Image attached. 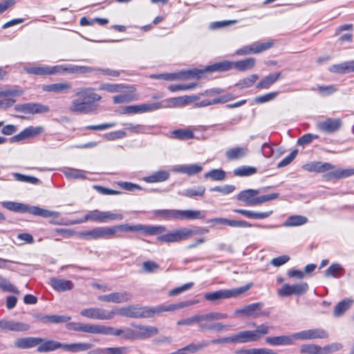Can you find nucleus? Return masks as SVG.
<instances>
[{"mask_svg": "<svg viewBox=\"0 0 354 354\" xmlns=\"http://www.w3.org/2000/svg\"><path fill=\"white\" fill-rule=\"evenodd\" d=\"M187 306L186 302L172 304L168 306H158L155 307L142 306L140 305H130L121 308L114 309L115 315L131 318H150L155 314L162 312L174 311Z\"/></svg>", "mask_w": 354, "mask_h": 354, "instance_id": "obj_1", "label": "nucleus"}, {"mask_svg": "<svg viewBox=\"0 0 354 354\" xmlns=\"http://www.w3.org/2000/svg\"><path fill=\"white\" fill-rule=\"evenodd\" d=\"M102 97L91 87L80 88L77 90L75 98L71 101L69 109L75 114H90L95 112L98 107L95 103Z\"/></svg>", "mask_w": 354, "mask_h": 354, "instance_id": "obj_2", "label": "nucleus"}, {"mask_svg": "<svg viewBox=\"0 0 354 354\" xmlns=\"http://www.w3.org/2000/svg\"><path fill=\"white\" fill-rule=\"evenodd\" d=\"M92 347V344L86 342L62 344L54 340H43V342L37 347V351L39 353H46L62 348L66 352L77 353L88 351Z\"/></svg>", "mask_w": 354, "mask_h": 354, "instance_id": "obj_3", "label": "nucleus"}, {"mask_svg": "<svg viewBox=\"0 0 354 354\" xmlns=\"http://www.w3.org/2000/svg\"><path fill=\"white\" fill-rule=\"evenodd\" d=\"M1 205L7 209L15 212H28L31 214L39 216L44 218H57L59 216V213L57 212L50 211L37 206H28L24 203L17 202L5 201L2 202Z\"/></svg>", "mask_w": 354, "mask_h": 354, "instance_id": "obj_4", "label": "nucleus"}, {"mask_svg": "<svg viewBox=\"0 0 354 354\" xmlns=\"http://www.w3.org/2000/svg\"><path fill=\"white\" fill-rule=\"evenodd\" d=\"M153 214L165 220H194L205 217L201 211L192 209H157Z\"/></svg>", "mask_w": 354, "mask_h": 354, "instance_id": "obj_5", "label": "nucleus"}, {"mask_svg": "<svg viewBox=\"0 0 354 354\" xmlns=\"http://www.w3.org/2000/svg\"><path fill=\"white\" fill-rule=\"evenodd\" d=\"M123 218L124 216L122 214L102 212L98 209H95L89 211L83 218L73 221L71 224H80L88 221L97 223H106L109 221H121Z\"/></svg>", "mask_w": 354, "mask_h": 354, "instance_id": "obj_6", "label": "nucleus"}, {"mask_svg": "<svg viewBox=\"0 0 354 354\" xmlns=\"http://www.w3.org/2000/svg\"><path fill=\"white\" fill-rule=\"evenodd\" d=\"M252 286V283H248L244 286H241L234 289H223L215 292H209L205 294L204 297L206 300L210 301H216L223 299L236 297L248 290Z\"/></svg>", "mask_w": 354, "mask_h": 354, "instance_id": "obj_7", "label": "nucleus"}, {"mask_svg": "<svg viewBox=\"0 0 354 354\" xmlns=\"http://www.w3.org/2000/svg\"><path fill=\"white\" fill-rule=\"evenodd\" d=\"M94 69L90 66H78L74 64H58L50 66V74L66 75V74H85L93 72Z\"/></svg>", "mask_w": 354, "mask_h": 354, "instance_id": "obj_8", "label": "nucleus"}, {"mask_svg": "<svg viewBox=\"0 0 354 354\" xmlns=\"http://www.w3.org/2000/svg\"><path fill=\"white\" fill-rule=\"evenodd\" d=\"M80 238L86 240L110 239L113 238L111 227H96L91 230L81 231L78 233Z\"/></svg>", "mask_w": 354, "mask_h": 354, "instance_id": "obj_9", "label": "nucleus"}, {"mask_svg": "<svg viewBox=\"0 0 354 354\" xmlns=\"http://www.w3.org/2000/svg\"><path fill=\"white\" fill-rule=\"evenodd\" d=\"M80 315L89 319L105 320L111 319L115 315V312L114 309L108 311L104 308L95 307L82 310Z\"/></svg>", "mask_w": 354, "mask_h": 354, "instance_id": "obj_10", "label": "nucleus"}, {"mask_svg": "<svg viewBox=\"0 0 354 354\" xmlns=\"http://www.w3.org/2000/svg\"><path fill=\"white\" fill-rule=\"evenodd\" d=\"M308 284L306 282L289 285L285 283L278 290V295L281 297H289L290 295H301L306 293L308 290Z\"/></svg>", "mask_w": 354, "mask_h": 354, "instance_id": "obj_11", "label": "nucleus"}, {"mask_svg": "<svg viewBox=\"0 0 354 354\" xmlns=\"http://www.w3.org/2000/svg\"><path fill=\"white\" fill-rule=\"evenodd\" d=\"M272 45L273 43L271 41L264 43L254 42L250 45L245 46L238 49L236 51L235 54L236 55L257 54L270 48L272 46Z\"/></svg>", "mask_w": 354, "mask_h": 354, "instance_id": "obj_12", "label": "nucleus"}, {"mask_svg": "<svg viewBox=\"0 0 354 354\" xmlns=\"http://www.w3.org/2000/svg\"><path fill=\"white\" fill-rule=\"evenodd\" d=\"M295 339L310 340L313 339H326L328 337V333L322 328H313L301 330L293 334Z\"/></svg>", "mask_w": 354, "mask_h": 354, "instance_id": "obj_13", "label": "nucleus"}, {"mask_svg": "<svg viewBox=\"0 0 354 354\" xmlns=\"http://www.w3.org/2000/svg\"><path fill=\"white\" fill-rule=\"evenodd\" d=\"M202 70H198L196 68L192 70H188L185 71H183L179 74L176 73H166V74H159L156 75L153 77L156 79L162 78L165 80H175L179 79H188L191 77H196L197 79L200 78L201 75L202 74Z\"/></svg>", "mask_w": 354, "mask_h": 354, "instance_id": "obj_14", "label": "nucleus"}, {"mask_svg": "<svg viewBox=\"0 0 354 354\" xmlns=\"http://www.w3.org/2000/svg\"><path fill=\"white\" fill-rule=\"evenodd\" d=\"M133 296L127 291L114 292L107 295L98 296L100 301L104 302H113L116 304H122L128 302L131 300Z\"/></svg>", "mask_w": 354, "mask_h": 354, "instance_id": "obj_15", "label": "nucleus"}, {"mask_svg": "<svg viewBox=\"0 0 354 354\" xmlns=\"http://www.w3.org/2000/svg\"><path fill=\"white\" fill-rule=\"evenodd\" d=\"M96 334L121 336L125 339H131L133 335L132 331L129 329L122 330L100 324H97Z\"/></svg>", "mask_w": 354, "mask_h": 354, "instance_id": "obj_16", "label": "nucleus"}, {"mask_svg": "<svg viewBox=\"0 0 354 354\" xmlns=\"http://www.w3.org/2000/svg\"><path fill=\"white\" fill-rule=\"evenodd\" d=\"M17 111L25 114L44 113L49 111L48 106L39 103H25L15 106Z\"/></svg>", "mask_w": 354, "mask_h": 354, "instance_id": "obj_17", "label": "nucleus"}, {"mask_svg": "<svg viewBox=\"0 0 354 354\" xmlns=\"http://www.w3.org/2000/svg\"><path fill=\"white\" fill-rule=\"evenodd\" d=\"M263 304L262 303H254L245 306L244 308L241 309H236L235 313L236 314H243L247 317H259L261 316H268L269 312L261 311Z\"/></svg>", "mask_w": 354, "mask_h": 354, "instance_id": "obj_18", "label": "nucleus"}, {"mask_svg": "<svg viewBox=\"0 0 354 354\" xmlns=\"http://www.w3.org/2000/svg\"><path fill=\"white\" fill-rule=\"evenodd\" d=\"M44 128L41 126L33 127L30 126L24 129L19 133L14 136L10 138L11 142H18L29 138L35 137L42 133Z\"/></svg>", "mask_w": 354, "mask_h": 354, "instance_id": "obj_19", "label": "nucleus"}, {"mask_svg": "<svg viewBox=\"0 0 354 354\" xmlns=\"http://www.w3.org/2000/svg\"><path fill=\"white\" fill-rule=\"evenodd\" d=\"M207 223L213 225H225L232 227H251L252 224L243 220H232L225 218H214L207 220Z\"/></svg>", "mask_w": 354, "mask_h": 354, "instance_id": "obj_20", "label": "nucleus"}, {"mask_svg": "<svg viewBox=\"0 0 354 354\" xmlns=\"http://www.w3.org/2000/svg\"><path fill=\"white\" fill-rule=\"evenodd\" d=\"M0 328L13 332H26L30 328V326L25 322L1 319L0 320Z\"/></svg>", "mask_w": 354, "mask_h": 354, "instance_id": "obj_21", "label": "nucleus"}, {"mask_svg": "<svg viewBox=\"0 0 354 354\" xmlns=\"http://www.w3.org/2000/svg\"><path fill=\"white\" fill-rule=\"evenodd\" d=\"M187 239L186 227L180 228L158 237V241L166 243L180 242Z\"/></svg>", "mask_w": 354, "mask_h": 354, "instance_id": "obj_22", "label": "nucleus"}, {"mask_svg": "<svg viewBox=\"0 0 354 354\" xmlns=\"http://www.w3.org/2000/svg\"><path fill=\"white\" fill-rule=\"evenodd\" d=\"M99 88L109 93H133L136 88L124 84H109L105 83L100 86Z\"/></svg>", "mask_w": 354, "mask_h": 354, "instance_id": "obj_23", "label": "nucleus"}, {"mask_svg": "<svg viewBox=\"0 0 354 354\" xmlns=\"http://www.w3.org/2000/svg\"><path fill=\"white\" fill-rule=\"evenodd\" d=\"M203 168L201 165L192 164V165H178L172 167V171L175 173H180L186 174L187 176H194L201 173Z\"/></svg>", "mask_w": 354, "mask_h": 354, "instance_id": "obj_24", "label": "nucleus"}, {"mask_svg": "<svg viewBox=\"0 0 354 354\" xmlns=\"http://www.w3.org/2000/svg\"><path fill=\"white\" fill-rule=\"evenodd\" d=\"M43 342V339L41 337H27L18 338L15 341V346L19 349H28L39 345Z\"/></svg>", "mask_w": 354, "mask_h": 354, "instance_id": "obj_25", "label": "nucleus"}, {"mask_svg": "<svg viewBox=\"0 0 354 354\" xmlns=\"http://www.w3.org/2000/svg\"><path fill=\"white\" fill-rule=\"evenodd\" d=\"M262 189H248L241 191L237 196L236 199L243 201L247 206H254V198L256 196L262 192Z\"/></svg>", "mask_w": 354, "mask_h": 354, "instance_id": "obj_26", "label": "nucleus"}, {"mask_svg": "<svg viewBox=\"0 0 354 354\" xmlns=\"http://www.w3.org/2000/svg\"><path fill=\"white\" fill-rule=\"evenodd\" d=\"M66 328L70 330L83 332L86 333L96 334L97 324H83L80 322H69L66 324Z\"/></svg>", "mask_w": 354, "mask_h": 354, "instance_id": "obj_27", "label": "nucleus"}, {"mask_svg": "<svg viewBox=\"0 0 354 354\" xmlns=\"http://www.w3.org/2000/svg\"><path fill=\"white\" fill-rule=\"evenodd\" d=\"M135 335L138 338L147 339L158 333V329L153 326L139 325L135 327Z\"/></svg>", "mask_w": 354, "mask_h": 354, "instance_id": "obj_28", "label": "nucleus"}, {"mask_svg": "<svg viewBox=\"0 0 354 354\" xmlns=\"http://www.w3.org/2000/svg\"><path fill=\"white\" fill-rule=\"evenodd\" d=\"M342 122L339 119L328 118L325 121L319 122L317 127L319 130L326 133H333L339 130Z\"/></svg>", "mask_w": 354, "mask_h": 354, "instance_id": "obj_29", "label": "nucleus"}, {"mask_svg": "<svg viewBox=\"0 0 354 354\" xmlns=\"http://www.w3.org/2000/svg\"><path fill=\"white\" fill-rule=\"evenodd\" d=\"M50 284L57 292L71 290L74 287V284L71 281L55 277L50 279Z\"/></svg>", "mask_w": 354, "mask_h": 354, "instance_id": "obj_30", "label": "nucleus"}, {"mask_svg": "<svg viewBox=\"0 0 354 354\" xmlns=\"http://www.w3.org/2000/svg\"><path fill=\"white\" fill-rule=\"evenodd\" d=\"M295 337L292 335H281L274 337H268L266 338V342L272 346H288L294 343Z\"/></svg>", "mask_w": 354, "mask_h": 354, "instance_id": "obj_31", "label": "nucleus"}, {"mask_svg": "<svg viewBox=\"0 0 354 354\" xmlns=\"http://www.w3.org/2000/svg\"><path fill=\"white\" fill-rule=\"evenodd\" d=\"M232 337L233 343L243 344L258 340V337H257L253 330L241 331L233 335Z\"/></svg>", "mask_w": 354, "mask_h": 354, "instance_id": "obj_32", "label": "nucleus"}, {"mask_svg": "<svg viewBox=\"0 0 354 354\" xmlns=\"http://www.w3.org/2000/svg\"><path fill=\"white\" fill-rule=\"evenodd\" d=\"M329 71L332 73L339 74L354 73V60L332 65L329 68Z\"/></svg>", "mask_w": 354, "mask_h": 354, "instance_id": "obj_33", "label": "nucleus"}, {"mask_svg": "<svg viewBox=\"0 0 354 354\" xmlns=\"http://www.w3.org/2000/svg\"><path fill=\"white\" fill-rule=\"evenodd\" d=\"M169 172L166 170H160L155 171L148 176H145L142 180L147 183H160L165 181L169 178Z\"/></svg>", "mask_w": 354, "mask_h": 354, "instance_id": "obj_34", "label": "nucleus"}, {"mask_svg": "<svg viewBox=\"0 0 354 354\" xmlns=\"http://www.w3.org/2000/svg\"><path fill=\"white\" fill-rule=\"evenodd\" d=\"M235 213H239L243 216L249 218L255 219H263L269 217L272 214V211L264 212H255L251 210L243 209H234L232 210Z\"/></svg>", "mask_w": 354, "mask_h": 354, "instance_id": "obj_35", "label": "nucleus"}, {"mask_svg": "<svg viewBox=\"0 0 354 354\" xmlns=\"http://www.w3.org/2000/svg\"><path fill=\"white\" fill-rule=\"evenodd\" d=\"M282 77L280 72L270 73L257 84V88H268L272 84Z\"/></svg>", "mask_w": 354, "mask_h": 354, "instance_id": "obj_36", "label": "nucleus"}, {"mask_svg": "<svg viewBox=\"0 0 354 354\" xmlns=\"http://www.w3.org/2000/svg\"><path fill=\"white\" fill-rule=\"evenodd\" d=\"M234 68L233 62L230 61H223L216 62L212 65L208 66L205 68L203 73L205 72H213V71H227Z\"/></svg>", "mask_w": 354, "mask_h": 354, "instance_id": "obj_37", "label": "nucleus"}, {"mask_svg": "<svg viewBox=\"0 0 354 354\" xmlns=\"http://www.w3.org/2000/svg\"><path fill=\"white\" fill-rule=\"evenodd\" d=\"M72 85L69 82H59L46 84L43 86V90L48 92L62 93L71 89Z\"/></svg>", "mask_w": 354, "mask_h": 354, "instance_id": "obj_38", "label": "nucleus"}, {"mask_svg": "<svg viewBox=\"0 0 354 354\" xmlns=\"http://www.w3.org/2000/svg\"><path fill=\"white\" fill-rule=\"evenodd\" d=\"M248 153V149L243 147H236L230 148L225 152V156L228 160H233L240 159L245 156Z\"/></svg>", "mask_w": 354, "mask_h": 354, "instance_id": "obj_39", "label": "nucleus"}, {"mask_svg": "<svg viewBox=\"0 0 354 354\" xmlns=\"http://www.w3.org/2000/svg\"><path fill=\"white\" fill-rule=\"evenodd\" d=\"M354 174V169H337L327 173L325 176L327 179H340L347 178Z\"/></svg>", "mask_w": 354, "mask_h": 354, "instance_id": "obj_40", "label": "nucleus"}, {"mask_svg": "<svg viewBox=\"0 0 354 354\" xmlns=\"http://www.w3.org/2000/svg\"><path fill=\"white\" fill-rule=\"evenodd\" d=\"M24 70L28 74L40 76L51 75L50 66L42 65L33 67H24Z\"/></svg>", "mask_w": 354, "mask_h": 354, "instance_id": "obj_41", "label": "nucleus"}, {"mask_svg": "<svg viewBox=\"0 0 354 354\" xmlns=\"http://www.w3.org/2000/svg\"><path fill=\"white\" fill-rule=\"evenodd\" d=\"M256 59L248 57L243 60L233 62L234 68L239 71H245L252 69L255 65Z\"/></svg>", "mask_w": 354, "mask_h": 354, "instance_id": "obj_42", "label": "nucleus"}, {"mask_svg": "<svg viewBox=\"0 0 354 354\" xmlns=\"http://www.w3.org/2000/svg\"><path fill=\"white\" fill-rule=\"evenodd\" d=\"M194 137V133L187 129H178L171 131L170 138L180 140L192 139Z\"/></svg>", "mask_w": 354, "mask_h": 354, "instance_id": "obj_43", "label": "nucleus"}, {"mask_svg": "<svg viewBox=\"0 0 354 354\" xmlns=\"http://www.w3.org/2000/svg\"><path fill=\"white\" fill-rule=\"evenodd\" d=\"M344 272V268L339 263H333L326 270L324 276L327 278H339Z\"/></svg>", "mask_w": 354, "mask_h": 354, "instance_id": "obj_44", "label": "nucleus"}, {"mask_svg": "<svg viewBox=\"0 0 354 354\" xmlns=\"http://www.w3.org/2000/svg\"><path fill=\"white\" fill-rule=\"evenodd\" d=\"M63 174L66 176V177L68 179H85V173L86 171L73 169L70 167H66L62 169Z\"/></svg>", "mask_w": 354, "mask_h": 354, "instance_id": "obj_45", "label": "nucleus"}, {"mask_svg": "<svg viewBox=\"0 0 354 354\" xmlns=\"http://www.w3.org/2000/svg\"><path fill=\"white\" fill-rule=\"evenodd\" d=\"M308 218L301 215H292L289 216L283 223L285 227L299 226L306 224Z\"/></svg>", "mask_w": 354, "mask_h": 354, "instance_id": "obj_46", "label": "nucleus"}, {"mask_svg": "<svg viewBox=\"0 0 354 354\" xmlns=\"http://www.w3.org/2000/svg\"><path fill=\"white\" fill-rule=\"evenodd\" d=\"M113 236L115 235V234L119 232H140L141 231V227L140 224L133 225H131L128 223L124 224H120L114 226H111Z\"/></svg>", "mask_w": 354, "mask_h": 354, "instance_id": "obj_47", "label": "nucleus"}, {"mask_svg": "<svg viewBox=\"0 0 354 354\" xmlns=\"http://www.w3.org/2000/svg\"><path fill=\"white\" fill-rule=\"evenodd\" d=\"M353 304V301L345 299L339 302L335 307L333 315L335 317L342 316L347 310L350 308Z\"/></svg>", "mask_w": 354, "mask_h": 354, "instance_id": "obj_48", "label": "nucleus"}, {"mask_svg": "<svg viewBox=\"0 0 354 354\" xmlns=\"http://www.w3.org/2000/svg\"><path fill=\"white\" fill-rule=\"evenodd\" d=\"M205 192V187L200 185L197 187L186 189L180 193L182 196L194 198L196 196H203Z\"/></svg>", "mask_w": 354, "mask_h": 354, "instance_id": "obj_49", "label": "nucleus"}, {"mask_svg": "<svg viewBox=\"0 0 354 354\" xmlns=\"http://www.w3.org/2000/svg\"><path fill=\"white\" fill-rule=\"evenodd\" d=\"M141 231L146 234L155 235L165 232L167 230L165 226L163 225H144L140 224Z\"/></svg>", "mask_w": 354, "mask_h": 354, "instance_id": "obj_50", "label": "nucleus"}, {"mask_svg": "<svg viewBox=\"0 0 354 354\" xmlns=\"http://www.w3.org/2000/svg\"><path fill=\"white\" fill-rule=\"evenodd\" d=\"M122 94L115 95L113 97L114 104L128 103L138 100V96L133 93H122Z\"/></svg>", "mask_w": 354, "mask_h": 354, "instance_id": "obj_51", "label": "nucleus"}, {"mask_svg": "<svg viewBox=\"0 0 354 354\" xmlns=\"http://www.w3.org/2000/svg\"><path fill=\"white\" fill-rule=\"evenodd\" d=\"M162 102L164 103V108L180 107L187 105L185 95L170 98Z\"/></svg>", "mask_w": 354, "mask_h": 354, "instance_id": "obj_52", "label": "nucleus"}, {"mask_svg": "<svg viewBox=\"0 0 354 354\" xmlns=\"http://www.w3.org/2000/svg\"><path fill=\"white\" fill-rule=\"evenodd\" d=\"M300 353L304 354H323L322 347L315 344H306L301 346Z\"/></svg>", "mask_w": 354, "mask_h": 354, "instance_id": "obj_53", "label": "nucleus"}, {"mask_svg": "<svg viewBox=\"0 0 354 354\" xmlns=\"http://www.w3.org/2000/svg\"><path fill=\"white\" fill-rule=\"evenodd\" d=\"M257 169L254 167L251 166H241L236 168L233 171V174L236 176H249L256 174Z\"/></svg>", "mask_w": 354, "mask_h": 354, "instance_id": "obj_54", "label": "nucleus"}, {"mask_svg": "<svg viewBox=\"0 0 354 354\" xmlns=\"http://www.w3.org/2000/svg\"><path fill=\"white\" fill-rule=\"evenodd\" d=\"M225 176V171L221 169H214L204 174L205 178H211L218 181L223 180Z\"/></svg>", "mask_w": 354, "mask_h": 354, "instance_id": "obj_55", "label": "nucleus"}, {"mask_svg": "<svg viewBox=\"0 0 354 354\" xmlns=\"http://www.w3.org/2000/svg\"><path fill=\"white\" fill-rule=\"evenodd\" d=\"M96 352L98 354H126L128 353V348L124 346L108 347L102 349H99Z\"/></svg>", "mask_w": 354, "mask_h": 354, "instance_id": "obj_56", "label": "nucleus"}, {"mask_svg": "<svg viewBox=\"0 0 354 354\" xmlns=\"http://www.w3.org/2000/svg\"><path fill=\"white\" fill-rule=\"evenodd\" d=\"M124 126L125 129L134 133H145L149 129V127L142 124H134L133 123H125Z\"/></svg>", "mask_w": 354, "mask_h": 354, "instance_id": "obj_57", "label": "nucleus"}, {"mask_svg": "<svg viewBox=\"0 0 354 354\" xmlns=\"http://www.w3.org/2000/svg\"><path fill=\"white\" fill-rule=\"evenodd\" d=\"M12 175L16 180L20 182H25L33 185H37L41 182L39 179L34 176H26L19 173H13Z\"/></svg>", "mask_w": 354, "mask_h": 354, "instance_id": "obj_58", "label": "nucleus"}, {"mask_svg": "<svg viewBox=\"0 0 354 354\" xmlns=\"http://www.w3.org/2000/svg\"><path fill=\"white\" fill-rule=\"evenodd\" d=\"M0 288L6 292L19 294V290L15 288L8 279L0 277Z\"/></svg>", "mask_w": 354, "mask_h": 354, "instance_id": "obj_59", "label": "nucleus"}, {"mask_svg": "<svg viewBox=\"0 0 354 354\" xmlns=\"http://www.w3.org/2000/svg\"><path fill=\"white\" fill-rule=\"evenodd\" d=\"M201 321H203L202 314L195 315L187 319L178 321L177 324L179 326H191L196 324V322H201Z\"/></svg>", "mask_w": 354, "mask_h": 354, "instance_id": "obj_60", "label": "nucleus"}, {"mask_svg": "<svg viewBox=\"0 0 354 354\" xmlns=\"http://www.w3.org/2000/svg\"><path fill=\"white\" fill-rule=\"evenodd\" d=\"M259 78L256 74L250 75L247 77L240 80L236 84L240 88H248L251 86Z\"/></svg>", "mask_w": 354, "mask_h": 354, "instance_id": "obj_61", "label": "nucleus"}, {"mask_svg": "<svg viewBox=\"0 0 354 354\" xmlns=\"http://www.w3.org/2000/svg\"><path fill=\"white\" fill-rule=\"evenodd\" d=\"M203 321H214L225 319L227 315L225 313L212 312L205 314H202Z\"/></svg>", "mask_w": 354, "mask_h": 354, "instance_id": "obj_62", "label": "nucleus"}, {"mask_svg": "<svg viewBox=\"0 0 354 354\" xmlns=\"http://www.w3.org/2000/svg\"><path fill=\"white\" fill-rule=\"evenodd\" d=\"M335 166L329 162H315L314 170L315 172H326L333 169Z\"/></svg>", "mask_w": 354, "mask_h": 354, "instance_id": "obj_63", "label": "nucleus"}, {"mask_svg": "<svg viewBox=\"0 0 354 354\" xmlns=\"http://www.w3.org/2000/svg\"><path fill=\"white\" fill-rule=\"evenodd\" d=\"M279 95L278 91L271 92L255 98V102L258 104H262L273 100Z\"/></svg>", "mask_w": 354, "mask_h": 354, "instance_id": "obj_64", "label": "nucleus"}]
</instances>
